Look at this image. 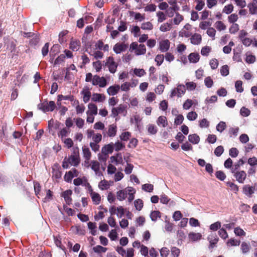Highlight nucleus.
<instances>
[{
    "label": "nucleus",
    "instance_id": "nucleus-52",
    "mask_svg": "<svg viewBox=\"0 0 257 257\" xmlns=\"http://www.w3.org/2000/svg\"><path fill=\"white\" fill-rule=\"evenodd\" d=\"M164 60V56L162 54L157 55L155 59V61L158 66H160L163 62Z\"/></svg>",
    "mask_w": 257,
    "mask_h": 257
},
{
    "label": "nucleus",
    "instance_id": "nucleus-11",
    "mask_svg": "<svg viewBox=\"0 0 257 257\" xmlns=\"http://www.w3.org/2000/svg\"><path fill=\"white\" fill-rule=\"evenodd\" d=\"M170 46V42L167 39L162 40L159 43L160 50L162 52H167Z\"/></svg>",
    "mask_w": 257,
    "mask_h": 257
},
{
    "label": "nucleus",
    "instance_id": "nucleus-39",
    "mask_svg": "<svg viewBox=\"0 0 257 257\" xmlns=\"http://www.w3.org/2000/svg\"><path fill=\"white\" fill-rule=\"evenodd\" d=\"M98 187L102 190H106L109 188V184L107 181L102 180L99 183Z\"/></svg>",
    "mask_w": 257,
    "mask_h": 257
},
{
    "label": "nucleus",
    "instance_id": "nucleus-15",
    "mask_svg": "<svg viewBox=\"0 0 257 257\" xmlns=\"http://www.w3.org/2000/svg\"><path fill=\"white\" fill-rule=\"evenodd\" d=\"M125 110V107L122 105H120L117 107H114L111 110V116L114 117L118 114L123 113Z\"/></svg>",
    "mask_w": 257,
    "mask_h": 257
},
{
    "label": "nucleus",
    "instance_id": "nucleus-40",
    "mask_svg": "<svg viewBox=\"0 0 257 257\" xmlns=\"http://www.w3.org/2000/svg\"><path fill=\"white\" fill-rule=\"evenodd\" d=\"M198 116L197 113L195 111H190L187 114V118L190 121L195 120Z\"/></svg>",
    "mask_w": 257,
    "mask_h": 257
},
{
    "label": "nucleus",
    "instance_id": "nucleus-58",
    "mask_svg": "<svg viewBox=\"0 0 257 257\" xmlns=\"http://www.w3.org/2000/svg\"><path fill=\"white\" fill-rule=\"evenodd\" d=\"M220 73L223 76H226L229 74V67L225 65H223L220 69Z\"/></svg>",
    "mask_w": 257,
    "mask_h": 257
},
{
    "label": "nucleus",
    "instance_id": "nucleus-63",
    "mask_svg": "<svg viewBox=\"0 0 257 257\" xmlns=\"http://www.w3.org/2000/svg\"><path fill=\"white\" fill-rule=\"evenodd\" d=\"M234 232L237 236H245V232L244 231L240 228V227H236L234 228Z\"/></svg>",
    "mask_w": 257,
    "mask_h": 257
},
{
    "label": "nucleus",
    "instance_id": "nucleus-64",
    "mask_svg": "<svg viewBox=\"0 0 257 257\" xmlns=\"http://www.w3.org/2000/svg\"><path fill=\"white\" fill-rule=\"evenodd\" d=\"M224 149L222 146H218L214 150V154L217 156H220L223 153Z\"/></svg>",
    "mask_w": 257,
    "mask_h": 257
},
{
    "label": "nucleus",
    "instance_id": "nucleus-48",
    "mask_svg": "<svg viewBox=\"0 0 257 257\" xmlns=\"http://www.w3.org/2000/svg\"><path fill=\"white\" fill-rule=\"evenodd\" d=\"M183 20V16L177 13H176L175 18L173 20V23L175 25H179Z\"/></svg>",
    "mask_w": 257,
    "mask_h": 257
},
{
    "label": "nucleus",
    "instance_id": "nucleus-61",
    "mask_svg": "<svg viewBox=\"0 0 257 257\" xmlns=\"http://www.w3.org/2000/svg\"><path fill=\"white\" fill-rule=\"evenodd\" d=\"M125 147L124 144L123 143L118 141L116 142L114 144H113V148H114V149L116 151H118L119 150H121L123 148Z\"/></svg>",
    "mask_w": 257,
    "mask_h": 257
},
{
    "label": "nucleus",
    "instance_id": "nucleus-36",
    "mask_svg": "<svg viewBox=\"0 0 257 257\" xmlns=\"http://www.w3.org/2000/svg\"><path fill=\"white\" fill-rule=\"evenodd\" d=\"M82 93L83 94V101L85 103H87L90 99L91 96V92L88 90H83L82 92Z\"/></svg>",
    "mask_w": 257,
    "mask_h": 257
},
{
    "label": "nucleus",
    "instance_id": "nucleus-3",
    "mask_svg": "<svg viewBox=\"0 0 257 257\" xmlns=\"http://www.w3.org/2000/svg\"><path fill=\"white\" fill-rule=\"evenodd\" d=\"M130 51H135L136 55L144 54L146 52V47L144 44L138 45L137 42H133L130 45Z\"/></svg>",
    "mask_w": 257,
    "mask_h": 257
},
{
    "label": "nucleus",
    "instance_id": "nucleus-6",
    "mask_svg": "<svg viewBox=\"0 0 257 257\" xmlns=\"http://www.w3.org/2000/svg\"><path fill=\"white\" fill-rule=\"evenodd\" d=\"M231 173L233 174L236 180L239 183L243 184L246 178L247 174L244 171H237L234 172V170H231Z\"/></svg>",
    "mask_w": 257,
    "mask_h": 257
},
{
    "label": "nucleus",
    "instance_id": "nucleus-47",
    "mask_svg": "<svg viewBox=\"0 0 257 257\" xmlns=\"http://www.w3.org/2000/svg\"><path fill=\"white\" fill-rule=\"evenodd\" d=\"M227 185L230 187L231 190L234 193H236L238 191V186L233 182H227Z\"/></svg>",
    "mask_w": 257,
    "mask_h": 257
},
{
    "label": "nucleus",
    "instance_id": "nucleus-60",
    "mask_svg": "<svg viewBox=\"0 0 257 257\" xmlns=\"http://www.w3.org/2000/svg\"><path fill=\"white\" fill-rule=\"evenodd\" d=\"M117 233L116 229H112L108 235L109 237L112 240H115L117 238Z\"/></svg>",
    "mask_w": 257,
    "mask_h": 257
},
{
    "label": "nucleus",
    "instance_id": "nucleus-55",
    "mask_svg": "<svg viewBox=\"0 0 257 257\" xmlns=\"http://www.w3.org/2000/svg\"><path fill=\"white\" fill-rule=\"evenodd\" d=\"M156 15L158 17V22L159 23H162L166 19V16L162 12H158Z\"/></svg>",
    "mask_w": 257,
    "mask_h": 257
},
{
    "label": "nucleus",
    "instance_id": "nucleus-32",
    "mask_svg": "<svg viewBox=\"0 0 257 257\" xmlns=\"http://www.w3.org/2000/svg\"><path fill=\"white\" fill-rule=\"evenodd\" d=\"M87 225L88 228L90 230L91 234L95 235L97 233L96 223L89 222L88 223Z\"/></svg>",
    "mask_w": 257,
    "mask_h": 257
},
{
    "label": "nucleus",
    "instance_id": "nucleus-31",
    "mask_svg": "<svg viewBox=\"0 0 257 257\" xmlns=\"http://www.w3.org/2000/svg\"><path fill=\"white\" fill-rule=\"evenodd\" d=\"M82 154L84 159L90 160L91 157V153L89 149L84 147L82 148Z\"/></svg>",
    "mask_w": 257,
    "mask_h": 257
},
{
    "label": "nucleus",
    "instance_id": "nucleus-26",
    "mask_svg": "<svg viewBox=\"0 0 257 257\" xmlns=\"http://www.w3.org/2000/svg\"><path fill=\"white\" fill-rule=\"evenodd\" d=\"M156 122L159 126H162L163 127H166L168 124L167 118L164 116H159Z\"/></svg>",
    "mask_w": 257,
    "mask_h": 257
},
{
    "label": "nucleus",
    "instance_id": "nucleus-7",
    "mask_svg": "<svg viewBox=\"0 0 257 257\" xmlns=\"http://www.w3.org/2000/svg\"><path fill=\"white\" fill-rule=\"evenodd\" d=\"M106 66L110 73H114L116 71L117 64L115 62L113 57L109 56L106 60Z\"/></svg>",
    "mask_w": 257,
    "mask_h": 257
},
{
    "label": "nucleus",
    "instance_id": "nucleus-50",
    "mask_svg": "<svg viewBox=\"0 0 257 257\" xmlns=\"http://www.w3.org/2000/svg\"><path fill=\"white\" fill-rule=\"evenodd\" d=\"M156 10V6L154 4H151L147 5L144 8V11L147 12H153Z\"/></svg>",
    "mask_w": 257,
    "mask_h": 257
},
{
    "label": "nucleus",
    "instance_id": "nucleus-21",
    "mask_svg": "<svg viewBox=\"0 0 257 257\" xmlns=\"http://www.w3.org/2000/svg\"><path fill=\"white\" fill-rule=\"evenodd\" d=\"M105 99V96L102 94L93 93L91 97V100L95 102H102Z\"/></svg>",
    "mask_w": 257,
    "mask_h": 257
},
{
    "label": "nucleus",
    "instance_id": "nucleus-29",
    "mask_svg": "<svg viewBox=\"0 0 257 257\" xmlns=\"http://www.w3.org/2000/svg\"><path fill=\"white\" fill-rule=\"evenodd\" d=\"M130 15L132 16H134L135 19L136 20L139 21L140 22L143 21L145 19V15H142L139 13H135L134 12H130Z\"/></svg>",
    "mask_w": 257,
    "mask_h": 257
},
{
    "label": "nucleus",
    "instance_id": "nucleus-37",
    "mask_svg": "<svg viewBox=\"0 0 257 257\" xmlns=\"http://www.w3.org/2000/svg\"><path fill=\"white\" fill-rule=\"evenodd\" d=\"M151 220L156 221L158 218L161 217V212L159 211H153L150 214Z\"/></svg>",
    "mask_w": 257,
    "mask_h": 257
},
{
    "label": "nucleus",
    "instance_id": "nucleus-46",
    "mask_svg": "<svg viewBox=\"0 0 257 257\" xmlns=\"http://www.w3.org/2000/svg\"><path fill=\"white\" fill-rule=\"evenodd\" d=\"M239 130V127L237 126L230 127L229 129V134L230 135V136L236 137L238 135Z\"/></svg>",
    "mask_w": 257,
    "mask_h": 257
},
{
    "label": "nucleus",
    "instance_id": "nucleus-59",
    "mask_svg": "<svg viewBox=\"0 0 257 257\" xmlns=\"http://www.w3.org/2000/svg\"><path fill=\"white\" fill-rule=\"evenodd\" d=\"M211 48L209 46H205L203 47L201 50V54L203 56H208L210 52Z\"/></svg>",
    "mask_w": 257,
    "mask_h": 257
},
{
    "label": "nucleus",
    "instance_id": "nucleus-33",
    "mask_svg": "<svg viewBox=\"0 0 257 257\" xmlns=\"http://www.w3.org/2000/svg\"><path fill=\"white\" fill-rule=\"evenodd\" d=\"M147 130L149 134L155 135L158 132V128L157 126L153 124H149L147 125Z\"/></svg>",
    "mask_w": 257,
    "mask_h": 257
},
{
    "label": "nucleus",
    "instance_id": "nucleus-38",
    "mask_svg": "<svg viewBox=\"0 0 257 257\" xmlns=\"http://www.w3.org/2000/svg\"><path fill=\"white\" fill-rule=\"evenodd\" d=\"M141 28L145 30H151L153 28V25L151 22H147L142 23Z\"/></svg>",
    "mask_w": 257,
    "mask_h": 257
},
{
    "label": "nucleus",
    "instance_id": "nucleus-54",
    "mask_svg": "<svg viewBox=\"0 0 257 257\" xmlns=\"http://www.w3.org/2000/svg\"><path fill=\"white\" fill-rule=\"evenodd\" d=\"M93 250L95 252H105L107 250V248L104 247L101 245H96L93 247Z\"/></svg>",
    "mask_w": 257,
    "mask_h": 257
},
{
    "label": "nucleus",
    "instance_id": "nucleus-5",
    "mask_svg": "<svg viewBox=\"0 0 257 257\" xmlns=\"http://www.w3.org/2000/svg\"><path fill=\"white\" fill-rule=\"evenodd\" d=\"M40 109L44 112L52 111L55 108L56 105L54 101H50L49 102H44L38 105Z\"/></svg>",
    "mask_w": 257,
    "mask_h": 257
},
{
    "label": "nucleus",
    "instance_id": "nucleus-51",
    "mask_svg": "<svg viewBox=\"0 0 257 257\" xmlns=\"http://www.w3.org/2000/svg\"><path fill=\"white\" fill-rule=\"evenodd\" d=\"M161 257H168L170 253V250L166 247H163L160 249Z\"/></svg>",
    "mask_w": 257,
    "mask_h": 257
},
{
    "label": "nucleus",
    "instance_id": "nucleus-27",
    "mask_svg": "<svg viewBox=\"0 0 257 257\" xmlns=\"http://www.w3.org/2000/svg\"><path fill=\"white\" fill-rule=\"evenodd\" d=\"M200 59V56L198 53H192L188 56V59L190 63H197Z\"/></svg>",
    "mask_w": 257,
    "mask_h": 257
},
{
    "label": "nucleus",
    "instance_id": "nucleus-53",
    "mask_svg": "<svg viewBox=\"0 0 257 257\" xmlns=\"http://www.w3.org/2000/svg\"><path fill=\"white\" fill-rule=\"evenodd\" d=\"M218 233L220 237L223 239H225L228 237V234L224 227L220 228Z\"/></svg>",
    "mask_w": 257,
    "mask_h": 257
},
{
    "label": "nucleus",
    "instance_id": "nucleus-10",
    "mask_svg": "<svg viewBox=\"0 0 257 257\" xmlns=\"http://www.w3.org/2000/svg\"><path fill=\"white\" fill-rule=\"evenodd\" d=\"M88 192L93 203L95 204H98L100 203L101 199L100 195L98 193L93 191L91 187L89 188Z\"/></svg>",
    "mask_w": 257,
    "mask_h": 257
},
{
    "label": "nucleus",
    "instance_id": "nucleus-35",
    "mask_svg": "<svg viewBox=\"0 0 257 257\" xmlns=\"http://www.w3.org/2000/svg\"><path fill=\"white\" fill-rule=\"evenodd\" d=\"M134 205L136 210L140 211L144 206L143 201L140 199H138L134 201Z\"/></svg>",
    "mask_w": 257,
    "mask_h": 257
},
{
    "label": "nucleus",
    "instance_id": "nucleus-34",
    "mask_svg": "<svg viewBox=\"0 0 257 257\" xmlns=\"http://www.w3.org/2000/svg\"><path fill=\"white\" fill-rule=\"evenodd\" d=\"M250 249L249 243L245 242H242L241 244V250L243 253H247Z\"/></svg>",
    "mask_w": 257,
    "mask_h": 257
},
{
    "label": "nucleus",
    "instance_id": "nucleus-42",
    "mask_svg": "<svg viewBox=\"0 0 257 257\" xmlns=\"http://www.w3.org/2000/svg\"><path fill=\"white\" fill-rule=\"evenodd\" d=\"M193 104V101L192 100L190 99H187L184 102L183 104V108L185 110L189 109Z\"/></svg>",
    "mask_w": 257,
    "mask_h": 257
},
{
    "label": "nucleus",
    "instance_id": "nucleus-20",
    "mask_svg": "<svg viewBox=\"0 0 257 257\" xmlns=\"http://www.w3.org/2000/svg\"><path fill=\"white\" fill-rule=\"evenodd\" d=\"M120 89L119 85H115L110 86L107 90V92L109 95H114L116 94Z\"/></svg>",
    "mask_w": 257,
    "mask_h": 257
},
{
    "label": "nucleus",
    "instance_id": "nucleus-2",
    "mask_svg": "<svg viewBox=\"0 0 257 257\" xmlns=\"http://www.w3.org/2000/svg\"><path fill=\"white\" fill-rule=\"evenodd\" d=\"M80 162L79 151L76 149L73 151V154L68 158H65L62 163V167L64 169H67L69 165L74 167L77 166Z\"/></svg>",
    "mask_w": 257,
    "mask_h": 257
},
{
    "label": "nucleus",
    "instance_id": "nucleus-16",
    "mask_svg": "<svg viewBox=\"0 0 257 257\" xmlns=\"http://www.w3.org/2000/svg\"><path fill=\"white\" fill-rule=\"evenodd\" d=\"M202 234L199 232H190L188 234V238L192 241H197L201 239Z\"/></svg>",
    "mask_w": 257,
    "mask_h": 257
},
{
    "label": "nucleus",
    "instance_id": "nucleus-12",
    "mask_svg": "<svg viewBox=\"0 0 257 257\" xmlns=\"http://www.w3.org/2000/svg\"><path fill=\"white\" fill-rule=\"evenodd\" d=\"M242 192L245 195L250 197L254 192V188L249 185H245L243 186Z\"/></svg>",
    "mask_w": 257,
    "mask_h": 257
},
{
    "label": "nucleus",
    "instance_id": "nucleus-13",
    "mask_svg": "<svg viewBox=\"0 0 257 257\" xmlns=\"http://www.w3.org/2000/svg\"><path fill=\"white\" fill-rule=\"evenodd\" d=\"M91 168L95 172V174L97 176L101 175V173L100 172V164L98 161H92L90 163Z\"/></svg>",
    "mask_w": 257,
    "mask_h": 257
},
{
    "label": "nucleus",
    "instance_id": "nucleus-30",
    "mask_svg": "<svg viewBox=\"0 0 257 257\" xmlns=\"http://www.w3.org/2000/svg\"><path fill=\"white\" fill-rule=\"evenodd\" d=\"M172 28V25L171 23H165L161 25L160 30L165 32L170 31Z\"/></svg>",
    "mask_w": 257,
    "mask_h": 257
},
{
    "label": "nucleus",
    "instance_id": "nucleus-25",
    "mask_svg": "<svg viewBox=\"0 0 257 257\" xmlns=\"http://www.w3.org/2000/svg\"><path fill=\"white\" fill-rule=\"evenodd\" d=\"M201 36L200 35L198 34H195L192 36L190 39L191 43L194 45H198L201 42Z\"/></svg>",
    "mask_w": 257,
    "mask_h": 257
},
{
    "label": "nucleus",
    "instance_id": "nucleus-1",
    "mask_svg": "<svg viewBox=\"0 0 257 257\" xmlns=\"http://www.w3.org/2000/svg\"><path fill=\"white\" fill-rule=\"evenodd\" d=\"M136 190L132 187H127L116 192V198L120 201L125 199L128 195V201L130 203L135 198Z\"/></svg>",
    "mask_w": 257,
    "mask_h": 257
},
{
    "label": "nucleus",
    "instance_id": "nucleus-24",
    "mask_svg": "<svg viewBox=\"0 0 257 257\" xmlns=\"http://www.w3.org/2000/svg\"><path fill=\"white\" fill-rule=\"evenodd\" d=\"M208 240L210 243L209 247L210 248H213L218 241L219 239L216 235L211 234L208 237Z\"/></svg>",
    "mask_w": 257,
    "mask_h": 257
},
{
    "label": "nucleus",
    "instance_id": "nucleus-62",
    "mask_svg": "<svg viewBox=\"0 0 257 257\" xmlns=\"http://www.w3.org/2000/svg\"><path fill=\"white\" fill-rule=\"evenodd\" d=\"M209 126V121L206 118H203L199 121V126L201 128H207Z\"/></svg>",
    "mask_w": 257,
    "mask_h": 257
},
{
    "label": "nucleus",
    "instance_id": "nucleus-23",
    "mask_svg": "<svg viewBox=\"0 0 257 257\" xmlns=\"http://www.w3.org/2000/svg\"><path fill=\"white\" fill-rule=\"evenodd\" d=\"M80 47V42L78 40H71L70 43V49L74 51H78Z\"/></svg>",
    "mask_w": 257,
    "mask_h": 257
},
{
    "label": "nucleus",
    "instance_id": "nucleus-44",
    "mask_svg": "<svg viewBox=\"0 0 257 257\" xmlns=\"http://www.w3.org/2000/svg\"><path fill=\"white\" fill-rule=\"evenodd\" d=\"M131 137V133H130L128 132H123L120 135L119 137L121 141H127L130 139Z\"/></svg>",
    "mask_w": 257,
    "mask_h": 257
},
{
    "label": "nucleus",
    "instance_id": "nucleus-28",
    "mask_svg": "<svg viewBox=\"0 0 257 257\" xmlns=\"http://www.w3.org/2000/svg\"><path fill=\"white\" fill-rule=\"evenodd\" d=\"M188 140L193 144H197L200 141V138L196 134L190 135L188 136Z\"/></svg>",
    "mask_w": 257,
    "mask_h": 257
},
{
    "label": "nucleus",
    "instance_id": "nucleus-19",
    "mask_svg": "<svg viewBox=\"0 0 257 257\" xmlns=\"http://www.w3.org/2000/svg\"><path fill=\"white\" fill-rule=\"evenodd\" d=\"M250 14L254 15L257 13V1L253 0L247 5Z\"/></svg>",
    "mask_w": 257,
    "mask_h": 257
},
{
    "label": "nucleus",
    "instance_id": "nucleus-9",
    "mask_svg": "<svg viewBox=\"0 0 257 257\" xmlns=\"http://www.w3.org/2000/svg\"><path fill=\"white\" fill-rule=\"evenodd\" d=\"M127 48V44L124 43H117L113 46V50L116 54H119L125 51Z\"/></svg>",
    "mask_w": 257,
    "mask_h": 257
},
{
    "label": "nucleus",
    "instance_id": "nucleus-8",
    "mask_svg": "<svg viewBox=\"0 0 257 257\" xmlns=\"http://www.w3.org/2000/svg\"><path fill=\"white\" fill-rule=\"evenodd\" d=\"M92 84L98 85L100 87H104L107 84L106 80L103 77L94 75L93 77Z\"/></svg>",
    "mask_w": 257,
    "mask_h": 257
},
{
    "label": "nucleus",
    "instance_id": "nucleus-56",
    "mask_svg": "<svg viewBox=\"0 0 257 257\" xmlns=\"http://www.w3.org/2000/svg\"><path fill=\"white\" fill-rule=\"evenodd\" d=\"M240 113L242 116L246 117L250 114V111L245 107H242L240 110Z\"/></svg>",
    "mask_w": 257,
    "mask_h": 257
},
{
    "label": "nucleus",
    "instance_id": "nucleus-49",
    "mask_svg": "<svg viewBox=\"0 0 257 257\" xmlns=\"http://www.w3.org/2000/svg\"><path fill=\"white\" fill-rule=\"evenodd\" d=\"M171 252L172 257H178L180 253V250L177 247L173 246L171 248Z\"/></svg>",
    "mask_w": 257,
    "mask_h": 257
},
{
    "label": "nucleus",
    "instance_id": "nucleus-17",
    "mask_svg": "<svg viewBox=\"0 0 257 257\" xmlns=\"http://www.w3.org/2000/svg\"><path fill=\"white\" fill-rule=\"evenodd\" d=\"M87 115H96L97 114V106L92 103L88 105V110L86 111Z\"/></svg>",
    "mask_w": 257,
    "mask_h": 257
},
{
    "label": "nucleus",
    "instance_id": "nucleus-57",
    "mask_svg": "<svg viewBox=\"0 0 257 257\" xmlns=\"http://www.w3.org/2000/svg\"><path fill=\"white\" fill-rule=\"evenodd\" d=\"M125 212V209H124L122 206H119L117 207V211L116 214L119 218H121Z\"/></svg>",
    "mask_w": 257,
    "mask_h": 257
},
{
    "label": "nucleus",
    "instance_id": "nucleus-4",
    "mask_svg": "<svg viewBox=\"0 0 257 257\" xmlns=\"http://www.w3.org/2000/svg\"><path fill=\"white\" fill-rule=\"evenodd\" d=\"M186 92L185 86L183 84H178L176 88L173 89L170 95L171 97L177 96L181 97Z\"/></svg>",
    "mask_w": 257,
    "mask_h": 257
},
{
    "label": "nucleus",
    "instance_id": "nucleus-18",
    "mask_svg": "<svg viewBox=\"0 0 257 257\" xmlns=\"http://www.w3.org/2000/svg\"><path fill=\"white\" fill-rule=\"evenodd\" d=\"M72 194V191L71 190H67L63 192L62 196L64 198L66 203L67 204H70L72 202V199L71 196Z\"/></svg>",
    "mask_w": 257,
    "mask_h": 257
},
{
    "label": "nucleus",
    "instance_id": "nucleus-14",
    "mask_svg": "<svg viewBox=\"0 0 257 257\" xmlns=\"http://www.w3.org/2000/svg\"><path fill=\"white\" fill-rule=\"evenodd\" d=\"M113 150V144L111 143L103 147L101 149V153L105 156H107L109 154L112 153Z\"/></svg>",
    "mask_w": 257,
    "mask_h": 257
},
{
    "label": "nucleus",
    "instance_id": "nucleus-41",
    "mask_svg": "<svg viewBox=\"0 0 257 257\" xmlns=\"http://www.w3.org/2000/svg\"><path fill=\"white\" fill-rule=\"evenodd\" d=\"M226 127V123L224 121H221L216 125V130L222 133Z\"/></svg>",
    "mask_w": 257,
    "mask_h": 257
},
{
    "label": "nucleus",
    "instance_id": "nucleus-45",
    "mask_svg": "<svg viewBox=\"0 0 257 257\" xmlns=\"http://www.w3.org/2000/svg\"><path fill=\"white\" fill-rule=\"evenodd\" d=\"M142 189L146 192H152L154 189V186L151 184H145L142 185Z\"/></svg>",
    "mask_w": 257,
    "mask_h": 257
},
{
    "label": "nucleus",
    "instance_id": "nucleus-43",
    "mask_svg": "<svg viewBox=\"0 0 257 257\" xmlns=\"http://www.w3.org/2000/svg\"><path fill=\"white\" fill-rule=\"evenodd\" d=\"M215 27L219 31L225 30L226 28L225 25L221 21H217L215 23Z\"/></svg>",
    "mask_w": 257,
    "mask_h": 257
},
{
    "label": "nucleus",
    "instance_id": "nucleus-22",
    "mask_svg": "<svg viewBox=\"0 0 257 257\" xmlns=\"http://www.w3.org/2000/svg\"><path fill=\"white\" fill-rule=\"evenodd\" d=\"M117 127L116 125L112 124L109 125L108 131L107 132V136L109 137H114L116 134Z\"/></svg>",
    "mask_w": 257,
    "mask_h": 257
}]
</instances>
